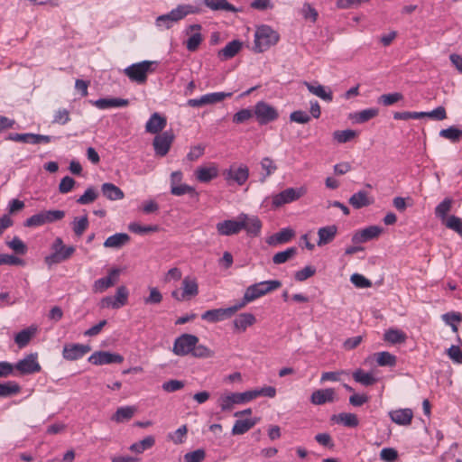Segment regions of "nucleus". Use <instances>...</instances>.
Returning <instances> with one entry per match:
<instances>
[{
    "label": "nucleus",
    "instance_id": "f704fd0d",
    "mask_svg": "<svg viewBox=\"0 0 462 462\" xmlns=\"http://www.w3.org/2000/svg\"><path fill=\"white\" fill-rule=\"evenodd\" d=\"M305 86L307 87L308 90L312 93L313 95L319 97L324 101L331 102L333 99L332 92L329 89H327L322 85H313L309 82H304Z\"/></svg>",
    "mask_w": 462,
    "mask_h": 462
},
{
    "label": "nucleus",
    "instance_id": "7ed1b4c3",
    "mask_svg": "<svg viewBox=\"0 0 462 462\" xmlns=\"http://www.w3.org/2000/svg\"><path fill=\"white\" fill-rule=\"evenodd\" d=\"M279 34L268 25H262L257 28L254 33V47L256 52H263L271 46L277 43Z\"/></svg>",
    "mask_w": 462,
    "mask_h": 462
},
{
    "label": "nucleus",
    "instance_id": "e2e57ef3",
    "mask_svg": "<svg viewBox=\"0 0 462 462\" xmlns=\"http://www.w3.org/2000/svg\"><path fill=\"white\" fill-rule=\"evenodd\" d=\"M32 336V332L29 329H23L18 332L14 337V342L18 345L19 347H24L28 345Z\"/></svg>",
    "mask_w": 462,
    "mask_h": 462
},
{
    "label": "nucleus",
    "instance_id": "c03bdc74",
    "mask_svg": "<svg viewBox=\"0 0 462 462\" xmlns=\"http://www.w3.org/2000/svg\"><path fill=\"white\" fill-rule=\"evenodd\" d=\"M377 115H378V109L368 108V109H365L360 112L355 113V115L352 116V119L357 124H363V123L367 122L370 119L375 117Z\"/></svg>",
    "mask_w": 462,
    "mask_h": 462
},
{
    "label": "nucleus",
    "instance_id": "cd10ccee",
    "mask_svg": "<svg viewBox=\"0 0 462 462\" xmlns=\"http://www.w3.org/2000/svg\"><path fill=\"white\" fill-rule=\"evenodd\" d=\"M242 48V42L234 40L228 42L223 49L218 51V58L221 60H226L235 57Z\"/></svg>",
    "mask_w": 462,
    "mask_h": 462
},
{
    "label": "nucleus",
    "instance_id": "39448f33",
    "mask_svg": "<svg viewBox=\"0 0 462 462\" xmlns=\"http://www.w3.org/2000/svg\"><path fill=\"white\" fill-rule=\"evenodd\" d=\"M155 61L143 60L138 63H134L124 69V73L133 82L143 84L147 79L149 72H152V65Z\"/></svg>",
    "mask_w": 462,
    "mask_h": 462
},
{
    "label": "nucleus",
    "instance_id": "37998d69",
    "mask_svg": "<svg viewBox=\"0 0 462 462\" xmlns=\"http://www.w3.org/2000/svg\"><path fill=\"white\" fill-rule=\"evenodd\" d=\"M260 164H261L262 169L265 171V173L263 174V176L260 179V181L263 183L266 180V179L269 176H271L272 174H273L276 171L278 167H277L276 163L274 162V161L273 159H271L270 157L263 158Z\"/></svg>",
    "mask_w": 462,
    "mask_h": 462
},
{
    "label": "nucleus",
    "instance_id": "a18cd8bd",
    "mask_svg": "<svg viewBox=\"0 0 462 462\" xmlns=\"http://www.w3.org/2000/svg\"><path fill=\"white\" fill-rule=\"evenodd\" d=\"M233 95L232 92H213L203 95L204 104L213 105L223 101L226 97H230Z\"/></svg>",
    "mask_w": 462,
    "mask_h": 462
},
{
    "label": "nucleus",
    "instance_id": "6e6d98bb",
    "mask_svg": "<svg viewBox=\"0 0 462 462\" xmlns=\"http://www.w3.org/2000/svg\"><path fill=\"white\" fill-rule=\"evenodd\" d=\"M442 319L445 323L451 327L453 332H457V326L456 322L462 320V315L457 312H448L442 315Z\"/></svg>",
    "mask_w": 462,
    "mask_h": 462
},
{
    "label": "nucleus",
    "instance_id": "9d476101",
    "mask_svg": "<svg viewBox=\"0 0 462 462\" xmlns=\"http://www.w3.org/2000/svg\"><path fill=\"white\" fill-rule=\"evenodd\" d=\"M174 138L175 136L171 130L156 134L152 142L155 154L159 157H164L169 152Z\"/></svg>",
    "mask_w": 462,
    "mask_h": 462
},
{
    "label": "nucleus",
    "instance_id": "0eeeda50",
    "mask_svg": "<svg viewBox=\"0 0 462 462\" xmlns=\"http://www.w3.org/2000/svg\"><path fill=\"white\" fill-rule=\"evenodd\" d=\"M254 116L260 125H264L277 120L279 113L277 109L270 104L264 101H259L254 106Z\"/></svg>",
    "mask_w": 462,
    "mask_h": 462
},
{
    "label": "nucleus",
    "instance_id": "58836bf2",
    "mask_svg": "<svg viewBox=\"0 0 462 462\" xmlns=\"http://www.w3.org/2000/svg\"><path fill=\"white\" fill-rule=\"evenodd\" d=\"M406 338V334L403 331L396 328H390L386 330L383 335V339L391 344L404 343Z\"/></svg>",
    "mask_w": 462,
    "mask_h": 462
},
{
    "label": "nucleus",
    "instance_id": "7c9ffc66",
    "mask_svg": "<svg viewBox=\"0 0 462 462\" xmlns=\"http://www.w3.org/2000/svg\"><path fill=\"white\" fill-rule=\"evenodd\" d=\"M102 194L109 200H120L124 199L123 190L113 183L106 182L101 186Z\"/></svg>",
    "mask_w": 462,
    "mask_h": 462
},
{
    "label": "nucleus",
    "instance_id": "2f4dec72",
    "mask_svg": "<svg viewBox=\"0 0 462 462\" xmlns=\"http://www.w3.org/2000/svg\"><path fill=\"white\" fill-rule=\"evenodd\" d=\"M258 420H259L257 418L237 420H236L231 432L233 435H243L254 427Z\"/></svg>",
    "mask_w": 462,
    "mask_h": 462
},
{
    "label": "nucleus",
    "instance_id": "f257e3e1",
    "mask_svg": "<svg viewBox=\"0 0 462 462\" xmlns=\"http://www.w3.org/2000/svg\"><path fill=\"white\" fill-rule=\"evenodd\" d=\"M282 286L279 280H268L256 282L248 286L244 293L242 300L238 302L241 309L246 304L252 302L269 292L278 290Z\"/></svg>",
    "mask_w": 462,
    "mask_h": 462
},
{
    "label": "nucleus",
    "instance_id": "f03ea898",
    "mask_svg": "<svg viewBox=\"0 0 462 462\" xmlns=\"http://www.w3.org/2000/svg\"><path fill=\"white\" fill-rule=\"evenodd\" d=\"M199 9L191 5H180L170 13L159 15L155 20V25L158 28L170 29L174 23H177L188 14H198Z\"/></svg>",
    "mask_w": 462,
    "mask_h": 462
},
{
    "label": "nucleus",
    "instance_id": "a878e982",
    "mask_svg": "<svg viewBox=\"0 0 462 462\" xmlns=\"http://www.w3.org/2000/svg\"><path fill=\"white\" fill-rule=\"evenodd\" d=\"M391 420L399 425H410L413 417L411 409H399L392 411L389 413Z\"/></svg>",
    "mask_w": 462,
    "mask_h": 462
},
{
    "label": "nucleus",
    "instance_id": "bf43d9fd",
    "mask_svg": "<svg viewBox=\"0 0 462 462\" xmlns=\"http://www.w3.org/2000/svg\"><path fill=\"white\" fill-rule=\"evenodd\" d=\"M191 355L197 358H209L213 357L215 353L208 346L197 344L196 346L193 348Z\"/></svg>",
    "mask_w": 462,
    "mask_h": 462
},
{
    "label": "nucleus",
    "instance_id": "5fc2aeb1",
    "mask_svg": "<svg viewBox=\"0 0 462 462\" xmlns=\"http://www.w3.org/2000/svg\"><path fill=\"white\" fill-rule=\"evenodd\" d=\"M443 223L448 229L455 231L462 237V219L460 217L451 215Z\"/></svg>",
    "mask_w": 462,
    "mask_h": 462
},
{
    "label": "nucleus",
    "instance_id": "603ef678",
    "mask_svg": "<svg viewBox=\"0 0 462 462\" xmlns=\"http://www.w3.org/2000/svg\"><path fill=\"white\" fill-rule=\"evenodd\" d=\"M356 136V132L351 129H346L343 131H335L333 133V138L339 143H345Z\"/></svg>",
    "mask_w": 462,
    "mask_h": 462
},
{
    "label": "nucleus",
    "instance_id": "aec40b11",
    "mask_svg": "<svg viewBox=\"0 0 462 462\" xmlns=\"http://www.w3.org/2000/svg\"><path fill=\"white\" fill-rule=\"evenodd\" d=\"M194 175L199 182L207 183L218 176V168L215 163L200 166L196 169Z\"/></svg>",
    "mask_w": 462,
    "mask_h": 462
},
{
    "label": "nucleus",
    "instance_id": "20e7f679",
    "mask_svg": "<svg viewBox=\"0 0 462 462\" xmlns=\"http://www.w3.org/2000/svg\"><path fill=\"white\" fill-rule=\"evenodd\" d=\"M51 251L52 253L44 258L45 263L49 266L69 259L75 252V247L72 245L66 246L60 237H56L51 245Z\"/></svg>",
    "mask_w": 462,
    "mask_h": 462
},
{
    "label": "nucleus",
    "instance_id": "13d9d810",
    "mask_svg": "<svg viewBox=\"0 0 462 462\" xmlns=\"http://www.w3.org/2000/svg\"><path fill=\"white\" fill-rule=\"evenodd\" d=\"M97 198V192L93 187H88L83 195H81L78 199L77 203L80 205H87L95 201Z\"/></svg>",
    "mask_w": 462,
    "mask_h": 462
},
{
    "label": "nucleus",
    "instance_id": "dca6fc26",
    "mask_svg": "<svg viewBox=\"0 0 462 462\" xmlns=\"http://www.w3.org/2000/svg\"><path fill=\"white\" fill-rule=\"evenodd\" d=\"M244 224L241 219H227L218 222L216 226L217 231L220 236H233L243 230Z\"/></svg>",
    "mask_w": 462,
    "mask_h": 462
},
{
    "label": "nucleus",
    "instance_id": "3c124183",
    "mask_svg": "<svg viewBox=\"0 0 462 462\" xmlns=\"http://www.w3.org/2000/svg\"><path fill=\"white\" fill-rule=\"evenodd\" d=\"M20 392V386L15 382L0 383V397H8Z\"/></svg>",
    "mask_w": 462,
    "mask_h": 462
},
{
    "label": "nucleus",
    "instance_id": "72a5a7b5",
    "mask_svg": "<svg viewBox=\"0 0 462 462\" xmlns=\"http://www.w3.org/2000/svg\"><path fill=\"white\" fill-rule=\"evenodd\" d=\"M294 236V232L291 228H283L281 231L275 233L272 236L267 239V243L271 245H275L279 244H284L289 242L292 236Z\"/></svg>",
    "mask_w": 462,
    "mask_h": 462
},
{
    "label": "nucleus",
    "instance_id": "338daca9",
    "mask_svg": "<svg viewBox=\"0 0 462 462\" xmlns=\"http://www.w3.org/2000/svg\"><path fill=\"white\" fill-rule=\"evenodd\" d=\"M6 245L18 254H24L27 252L26 245L17 236L8 241Z\"/></svg>",
    "mask_w": 462,
    "mask_h": 462
},
{
    "label": "nucleus",
    "instance_id": "680f3d73",
    "mask_svg": "<svg viewBox=\"0 0 462 462\" xmlns=\"http://www.w3.org/2000/svg\"><path fill=\"white\" fill-rule=\"evenodd\" d=\"M188 429L186 425L180 427L174 432L169 433L168 438L175 444H181L185 440Z\"/></svg>",
    "mask_w": 462,
    "mask_h": 462
},
{
    "label": "nucleus",
    "instance_id": "6e6552de",
    "mask_svg": "<svg viewBox=\"0 0 462 462\" xmlns=\"http://www.w3.org/2000/svg\"><path fill=\"white\" fill-rule=\"evenodd\" d=\"M199 342V337L191 334H182L178 337L173 344L172 351L175 355L184 356L191 354Z\"/></svg>",
    "mask_w": 462,
    "mask_h": 462
},
{
    "label": "nucleus",
    "instance_id": "79ce46f5",
    "mask_svg": "<svg viewBox=\"0 0 462 462\" xmlns=\"http://www.w3.org/2000/svg\"><path fill=\"white\" fill-rule=\"evenodd\" d=\"M377 365L380 366H390L393 367L396 365L397 358L394 355L387 351H383L374 354Z\"/></svg>",
    "mask_w": 462,
    "mask_h": 462
},
{
    "label": "nucleus",
    "instance_id": "864d4df0",
    "mask_svg": "<svg viewBox=\"0 0 462 462\" xmlns=\"http://www.w3.org/2000/svg\"><path fill=\"white\" fill-rule=\"evenodd\" d=\"M128 228L131 232L140 235L157 232L159 230V226L157 225L141 226L136 222L130 223Z\"/></svg>",
    "mask_w": 462,
    "mask_h": 462
},
{
    "label": "nucleus",
    "instance_id": "e433bc0d",
    "mask_svg": "<svg viewBox=\"0 0 462 462\" xmlns=\"http://www.w3.org/2000/svg\"><path fill=\"white\" fill-rule=\"evenodd\" d=\"M256 319L252 313H242L234 320V326L240 331H245L248 327L254 325Z\"/></svg>",
    "mask_w": 462,
    "mask_h": 462
},
{
    "label": "nucleus",
    "instance_id": "de8ad7c7",
    "mask_svg": "<svg viewBox=\"0 0 462 462\" xmlns=\"http://www.w3.org/2000/svg\"><path fill=\"white\" fill-rule=\"evenodd\" d=\"M155 443V439L152 436H148L139 442L131 445L130 449L135 453H143L145 449L152 448Z\"/></svg>",
    "mask_w": 462,
    "mask_h": 462
},
{
    "label": "nucleus",
    "instance_id": "8fccbe9b",
    "mask_svg": "<svg viewBox=\"0 0 462 462\" xmlns=\"http://www.w3.org/2000/svg\"><path fill=\"white\" fill-rule=\"evenodd\" d=\"M403 99V95L400 92L383 94L379 97L378 103L385 106H392Z\"/></svg>",
    "mask_w": 462,
    "mask_h": 462
},
{
    "label": "nucleus",
    "instance_id": "1a4fd4ad",
    "mask_svg": "<svg viewBox=\"0 0 462 462\" xmlns=\"http://www.w3.org/2000/svg\"><path fill=\"white\" fill-rule=\"evenodd\" d=\"M241 308L238 303L225 309L208 310L201 315V319L210 323H216L231 318Z\"/></svg>",
    "mask_w": 462,
    "mask_h": 462
},
{
    "label": "nucleus",
    "instance_id": "473e14b6",
    "mask_svg": "<svg viewBox=\"0 0 462 462\" xmlns=\"http://www.w3.org/2000/svg\"><path fill=\"white\" fill-rule=\"evenodd\" d=\"M204 5L213 11H226L237 13L239 9L227 2V0H203Z\"/></svg>",
    "mask_w": 462,
    "mask_h": 462
},
{
    "label": "nucleus",
    "instance_id": "774afa93",
    "mask_svg": "<svg viewBox=\"0 0 462 462\" xmlns=\"http://www.w3.org/2000/svg\"><path fill=\"white\" fill-rule=\"evenodd\" d=\"M351 282L357 288L365 289L372 286L370 280L359 273H354L350 277Z\"/></svg>",
    "mask_w": 462,
    "mask_h": 462
},
{
    "label": "nucleus",
    "instance_id": "c85d7f7f",
    "mask_svg": "<svg viewBox=\"0 0 462 462\" xmlns=\"http://www.w3.org/2000/svg\"><path fill=\"white\" fill-rule=\"evenodd\" d=\"M130 241V236L126 233H116L110 236L104 242V246L107 248L119 249Z\"/></svg>",
    "mask_w": 462,
    "mask_h": 462
},
{
    "label": "nucleus",
    "instance_id": "bb28decb",
    "mask_svg": "<svg viewBox=\"0 0 462 462\" xmlns=\"http://www.w3.org/2000/svg\"><path fill=\"white\" fill-rule=\"evenodd\" d=\"M182 293L186 300H189L199 294V284L197 279L192 276H186L181 283Z\"/></svg>",
    "mask_w": 462,
    "mask_h": 462
},
{
    "label": "nucleus",
    "instance_id": "412c9836",
    "mask_svg": "<svg viewBox=\"0 0 462 462\" xmlns=\"http://www.w3.org/2000/svg\"><path fill=\"white\" fill-rule=\"evenodd\" d=\"M118 275H119L118 269L115 268V269L110 270L108 276L103 277V278H100V279H97V281H95L94 285H93L94 291L103 292L106 290H107L108 288L112 287L116 282Z\"/></svg>",
    "mask_w": 462,
    "mask_h": 462
},
{
    "label": "nucleus",
    "instance_id": "09e8293b",
    "mask_svg": "<svg viewBox=\"0 0 462 462\" xmlns=\"http://www.w3.org/2000/svg\"><path fill=\"white\" fill-rule=\"evenodd\" d=\"M439 136L446 138L452 143H457L462 137V130L455 126H450L447 129H442L439 132Z\"/></svg>",
    "mask_w": 462,
    "mask_h": 462
},
{
    "label": "nucleus",
    "instance_id": "c756f323",
    "mask_svg": "<svg viewBox=\"0 0 462 462\" xmlns=\"http://www.w3.org/2000/svg\"><path fill=\"white\" fill-rule=\"evenodd\" d=\"M348 202L354 208L359 209L371 205L374 200L368 197L366 191L359 190L349 198Z\"/></svg>",
    "mask_w": 462,
    "mask_h": 462
},
{
    "label": "nucleus",
    "instance_id": "0e129e2a",
    "mask_svg": "<svg viewBox=\"0 0 462 462\" xmlns=\"http://www.w3.org/2000/svg\"><path fill=\"white\" fill-rule=\"evenodd\" d=\"M88 226V219L87 216H83L79 218H75L73 221V231L78 236H80L85 232V230Z\"/></svg>",
    "mask_w": 462,
    "mask_h": 462
},
{
    "label": "nucleus",
    "instance_id": "b1692460",
    "mask_svg": "<svg viewBox=\"0 0 462 462\" xmlns=\"http://www.w3.org/2000/svg\"><path fill=\"white\" fill-rule=\"evenodd\" d=\"M337 233V227L335 225H329L326 226H322L318 230L319 239L317 241L318 246H323L331 243Z\"/></svg>",
    "mask_w": 462,
    "mask_h": 462
},
{
    "label": "nucleus",
    "instance_id": "9b49d317",
    "mask_svg": "<svg viewBox=\"0 0 462 462\" xmlns=\"http://www.w3.org/2000/svg\"><path fill=\"white\" fill-rule=\"evenodd\" d=\"M128 299V290L125 286L117 288L115 296H107L101 300V308L120 309L125 306Z\"/></svg>",
    "mask_w": 462,
    "mask_h": 462
},
{
    "label": "nucleus",
    "instance_id": "f3484780",
    "mask_svg": "<svg viewBox=\"0 0 462 462\" xmlns=\"http://www.w3.org/2000/svg\"><path fill=\"white\" fill-rule=\"evenodd\" d=\"M238 218L243 222L245 229L249 236H258L262 229V222L256 216H248L247 214L241 213Z\"/></svg>",
    "mask_w": 462,
    "mask_h": 462
},
{
    "label": "nucleus",
    "instance_id": "5701e85b",
    "mask_svg": "<svg viewBox=\"0 0 462 462\" xmlns=\"http://www.w3.org/2000/svg\"><path fill=\"white\" fill-rule=\"evenodd\" d=\"M335 391L332 388L316 390L310 396V402L315 405L333 402L335 401Z\"/></svg>",
    "mask_w": 462,
    "mask_h": 462
},
{
    "label": "nucleus",
    "instance_id": "423d86ee",
    "mask_svg": "<svg viewBox=\"0 0 462 462\" xmlns=\"http://www.w3.org/2000/svg\"><path fill=\"white\" fill-rule=\"evenodd\" d=\"M307 193L305 187L287 188L284 190L272 196V206L278 208L285 204L294 202Z\"/></svg>",
    "mask_w": 462,
    "mask_h": 462
},
{
    "label": "nucleus",
    "instance_id": "4468645a",
    "mask_svg": "<svg viewBox=\"0 0 462 462\" xmlns=\"http://www.w3.org/2000/svg\"><path fill=\"white\" fill-rule=\"evenodd\" d=\"M91 350L88 345L67 344L63 347L62 356L66 360L74 361L83 357Z\"/></svg>",
    "mask_w": 462,
    "mask_h": 462
},
{
    "label": "nucleus",
    "instance_id": "c9c22d12",
    "mask_svg": "<svg viewBox=\"0 0 462 462\" xmlns=\"http://www.w3.org/2000/svg\"><path fill=\"white\" fill-rule=\"evenodd\" d=\"M331 420L337 423H341L346 427L355 428L358 425L359 420L357 416L354 413L342 412L338 415H333Z\"/></svg>",
    "mask_w": 462,
    "mask_h": 462
},
{
    "label": "nucleus",
    "instance_id": "2eb2a0df",
    "mask_svg": "<svg viewBox=\"0 0 462 462\" xmlns=\"http://www.w3.org/2000/svg\"><path fill=\"white\" fill-rule=\"evenodd\" d=\"M224 176L226 180H233L237 185H244L249 177V169L245 165H240L237 168L231 166L228 170L224 171Z\"/></svg>",
    "mask_w": 462,
    "mask_h": 462
},
{
    "label": "nucleus",
    "instance_id": "ddd939ff",
    "mask_svg": "<svg viewBox=\"0 0 462 462\" xmlns=\"http://www.w3.org/2000/svg\"><path fill=\"white\" fill-rule=\"evenodd\" d=\"M37 357L36 353L26 356L14 365V369L19 371L21 374H32L40 372L41 365L37 361Z\"/></svg>",
    "mask_w": 462,
    "mask_h": 462
},
{
    "label": "nucleus",
    "instance_id": "4c0bfd02",
    "mask_svg": "<svg viewBox=\"0 0 462 462\" xmlns=\"http://www.w3.org/2000/svg\"><path fill=\"white\" fill-rule=\"evenodd\" d=\"M135 408L132 406H123L116 410L112 416V420L116 422H124L129 420L134 414Z\"/></svg>",
    "mask_w": 462,
    "mask_h": 462
},
{
    "label": "nucleus",
    "instance_id": "052dcab7",
    "mask_svg": "<svg viewBox=\"0 0 462 462\" xmlns=\"http://www.w3.org/2000/svg\"><path fill=\"white\" fill-rule=\"evenodd\" d=\"M45 217L43 215V211H41L37 214L32 215L28 217L24 222V226L27 227H37L45 225Z\"/></svg>",
    "mask_w": 462,
    "mask_h": 462
},
{
    "label": "nucleus",
    "instance_id": "4be33fe9",
    "mask_svg": "<svg viewBox=\"0 0 462 462\" xmlns=\"http://www.w3.org/2000/svg\"><path fill=\"white\" fill-rule=\"evenodd\" d=\"M383 232V228L378 226H370L353 236L354 243H365L374 238H376Z\"/></svg>",
    "mask_w": 462,
    "mask_h": 462
},
{
    "label": "nucleus",
    "instance_id": "49530a36",
    "mask_svg": "<svg viewBox=\"0 0 462 462\" xmlns=\"http://www.w3.org/2000/svg\"><path fill=\"white\" fill-rule=\"evenodd\" d=\"M297 253L296 247H289L284 251L278 252L273 256V262L275 264H282L292 258Z\"/></svg>",
    "mask_w": 462,
    "mask_h": 462
},
{
    "label": "nucleus",
    "instance_id": "f8f14e48",
    "mask_svg": "<svg viewBox=\"0 0 462 462\" xmlns=\"http://www.w3.org/2000/svg\"><path fill=\"white\" fill-rule=\"evenodd\" d=\"M124 361L123 356L108 351L94 352L89 357L88 362L95 365H103L108 364H121Z\"/></svg>",
    "mask_w": 462,
    "mask_h": 462
},
{
    "label": "nucleus",
    "instance_id": "a19ab883",
    "mask_svg": "<svg viewBox=\"0 0 462 462\" xmlns=\"http://www.w3.org/2000/svg\"><path fill=\"white\" fill-rule=\"evenodd\" d=\"M353 378L356 383H359L365 386L373 385L376 383V378L371 374L357 369L353 373Z\"/></svg>",
    "mask_w": 462,
    "mask_h": 462
},
{
    "label": "nucleus",
    "instance_id": "393cba45",
    "mask_svg": "<svg viewBox=\"0 0 462 462\" xmlns=\"http://www.w3.org/2000/svg\"><path fill=\"white\" fill-rule=\"evenodd\" d=\"M92 104L98 109H107L111 107H124L128 106V99L113 97V98H99L92 102Z\"/></svg>",
    "mask_w": 462,
    "mask_h": 462
},
{
    "label": "nucleus",
    "instance_id": "a211bd4d",
    "mask_svg": "<svg viewBox=\"0 0 462 462\" xmlns=\"http://www.w3.org/2000/svg\"><path fill=\"white\" fill-rule=\"evenodd\" d=\"M167 119L165 116L155 112L145 124V131L152 134H159L166 126Z\"/></svg>",
    "mask_w": 462,
    "mask_h": 462
},
{
    "label": "nucleus",
    "instance_id": "6ab92c4d",
    "mask_svg": "<svg viewBox=\"0 0 462 462\" xmlns=\"http://www.w3.org/2000/svg\"><path fill=\"white\" fill-rule=\"evenodd\" d=\"M200 24H191L187 27L186 33L195 32L186 42V48L189 51H196L203 41L202 34L199 32L201 30Z\"/></svg>",
    "mask_w": 462,
    "mask_h": 462
},
{
    "label": "nucleus",
    "instance_id": "69168bd1",
    "mask_svg": "<svg viewBox=\"0 0 462 462\" xmlns=\"http://www.w3.org/2000/svg\"><path fill=\"white\" fill-rule=\"evenodd\" d=\"M206 457V452L202 448L188 452L184 455V462H202Z\"/></svg>",
    "mask_w": 462,
    "mask_h": 462
},
{
    "label": "nucleus",
    "instance_id": "4d7b16f0",
    "mask_svg": "<svg viewBox=\"0 0 462 462\" xmlns=\"http://www.w3.org/2000/svg\"><path fill=\"white\" fill-rule=\"evenodd\" d=\"M171 193L174 196H182L184 194L197 195L195 189L187 184L171 185Z\"/></svg>",
    "mask_w": 462,
    "mask_h": 462
},
{
    "label": "nucleus",
    "instance_id": "ea45409f",
    "mask_svg": "<svg viewBox=\"0 0 462 462\" xmlns=\"http://www.w3.org/2000/svg\"><path fill=\"white\" fill-rule=\"evenodd\" d=\"M453 199L451 198L444 199L436 208L435 215L443 222L446 221L448 213L451 210Z\"/></svg>",
    "mask_w": 462,
    "mask_h": 462
}]
</instances>
